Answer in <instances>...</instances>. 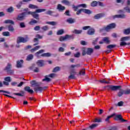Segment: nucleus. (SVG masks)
<instances>
[{
    "mask_svg": "<svg viewBox=\"0 0 130 130\" xmlns=\"http://www.w3.org/2000/svg\"><path fill=\"white\" fill-rule=\"evenodd\" d=\"M35 38L34 39V42H36L37 41H39V39H42L43 38V37L39 34H37L36 35Z\"/></svg>",
    "mask_w": 130,
    "mask_h": 130,
    "instance_id": "4468645a",
    "label": "nucleus"
},
{
    "mask_svg": "<svg viewBox=\"0 0 130 130\" xmlns=\"http://www.w3.org/2000/svg\"><path fill=\"white\" fill-rule=\"evenodd\" d=\"M41 56L43 57H49V56H51V54L50 53H44L42 54Z\"/></svg>",
    "mask_w": 130,
    "mask_h": 130,
    "instance_id": "cd10ccee",
    "label": "nucleus"
},
{
    "mask_svg": "<svg viewBox=\"0 0 130 130\" xmlns=\"http://www.w3.org/2000/svg\"><path fill=\"white\" fill-rule=\"evenodd\" d=\"M114 119L115 120H120L121 121V122H124V121H127V120H125L122 118V116L120 114H115Z\"/></svg>",
    "mask_w": 130,
    "mask_h": 130,
    "instance_id": "39448f33",
    "label": "nucleus"
},
{
    "mask_svg": "<svg viewBox=\"0 0 130 130\" xmlns=\"http://www.w3.org/2000/svg\"><path fill=\"white\" fill-rule=\"evenodd\" d=\"M83 13H84V14H87L88 15H90V14H91V13L92 12H91V10L89 9H83Z\"/></svg>",
    "mask_w": 130,
    "mask_h": 130,
    "instance_id": "c9c22d12",
    "label": "nucleus"
},
{
    "mask_svg": "<svg viewBox=\"0 0 130 130\" xmlns=\"http://www.w3.org/2000/svg\"><path fill=\"white\" fill-rule=\"evenodd\" d=\"M91 28V26H83L82 29L83 30H87V29H90Z\"/></svg>",
    "mask_w": 130,
    "mask_h": 130,
    "instance_id": "338daca9",
    "label": "nucleus"
},
{
    "mask_svg": "<svg viewBox=\"0 0 130 130\" xmlns=\"http://www.w3.org/2000/svg\"><path fill=\"white\" fill-rule=\"evenodd\" d=\"M115 116V113H113L110 116H108L107 118L105 119V121L106 122H108V123H109L110 122V121L109 120L110 118H112V117H113V116Z\"/></svg>",
    "mask_w": 130,
    "mask_h": 130,
    "instance_id": "412c9836",
    "label": "nucleus"
},
{
    "mask_svg": "<svg viewBox=\"0 0 130 130\" xmlns=\"http://www.w3.org/2000/svg\"><path fill=\"white\" fill-rule=\"evenodd\" d=\"M123 94H124V90H120V91L118 93V96L119 97H121V96H122Z\"/></svg>",
    "mask_w": 130,
    "mask_h": 130,
    "instance_id": "58836bf2",
    "label": "nucleus"
},
{
    "mask_svg": "<svg viewBox=\"0 0 130 130\" xmlns=\"http://www.w3.org/2000/svg\"><path fill=\"white\" fill-rule=\"evenodd\" d=\"M4 80L6 82H8V83H10L12 81V79H11V77L8 76L4 78Z\"/></svg>",
    "mask_w": 130,
    "mask_h": 130,
    "instance_id": "72a5a7b5",
    "label": "nucleus"
},
{
    "mask_svg": "<svg viewBox=\"0 0 130 130\" xmlns=\"http://www.w3.org/2000/svg\"><path fill=\"white\" fill-rule=\"evenodd\" d=\"M43 52H44V50H40L39 51L36 53V55L37 56H39V54H40V53H43Z\"/></svg>",
    "mask_w": 130,
    "mask_h": 130,
    "instance_id": "37998d69",
    "label": "nucleus"
},
{
    "mask_svg": "<svg viewBox=\"0 0 130 130\" xmlns=\"http://www.w3.org/2000/svg\"><path fill=\"white\" fill-rule=\"evenodd\" d=\"M46 9H38L36 10L35 12L28 11L27 14V15H31L34 19H36L38 21L40 20V18L39 17V14L37 13H42V12H45Z\"/></svg>",
    "mask_w": 130,
    "mask_h": 130,
    "instance_id": "f257e3e1",
    "label": "nucleus"
},
{
    "mask_svg": "<svg viewBox=\"0 0 130 130\" xmlns=\"http://www.w3.org/2000/svg\"><path fill=\"white\" fill-rule=\"evenodd\" d=\"M29 70L32 71L34 73H39V68L37 67H34V66L30 67Z\"/></svg>",
    "mask_w": 130,
    "mask_h": 130,
    "instance_id": "f3484780",
    "label": "nucleus"
},
{
    "mask_svg": "<svg viewBox=\"0 0 130 130\" xmlns=\"http://www.w3.org/2000/svg\"><path fill=\"white\" fill-rule=\"evenodd\" d=\"M46 14H47V15H49L50 16H51L52 14H53V12L51 11V10H48L46 12Z\"/></svg>",
    "mask_w": 130,
    "mask_h": 130,
    "instance_id": "4d7b16f0",
    "label": "nucleus"
},
{
    "mask_svg": "<svg viewBox=\"0 0 130 130\" xmlns=\"http://www.w3.org/2000/svg\"><path fill=\"white\" fill-rule=\"evenodd\" d=\"M120 46H124L125 45H130V43H125V42H121L120 43Z\"/></svg>",
    "mask_w": 130,
    "mask_h": 130,
    "instance_id": "a19ab883",
    "label": "nucleus"
},
{
    "mask_svg": "<svg viewBox=\"0 0 130 130\" xmlns=\"http://www.w3.org/2000/svg\"><path fill=\"white\" fill-rule=\"evenodd\" d=\"M80 52H78L76 54H74V57H80Z\"/></svg>",
    "mask_w": 130,
    "mask_h": 130,
    "instance_id": "774afa93",
    "label": "nucleus"
},
{
    "mask_svg": "<svg viewBox=\"0 0 130 130\" xmlns=\"http://www.w3.org/2000/svg\"><path fill=\"white\" fill-rule=\"evenodd\" d=\"M28 8L32 10H38V6L33 4H29L28 6Z\"/></svg>",
    "mask_w": 130,
    "mask_h": 130,
    "instance_id": "5701e85b",
    "label": "nucleus"
},
{
    "mask_svg": "<svg viewBox=\"0 0 130 130\" xmlns=\"http://www.w3.org/2000/svg\"><path fill=\"white\" fill-rule=\"evenodd\" d=\"M4 23H5V24H11V25H14L15 24L14 21L12 20H6L4 21Z\"/></svg>",
    "mask_w": 130,
    "mask_h": 130,
    "instance_id": "bb28decb",
    "label": "nucleus"
},
{
    "mask_svg": "<svg viewBox=\"0 0 130 130\" xmlns=\"http://www.w3.org/2000/svg\"><path fill=\"white\" fill-rule=\"evenodd\" d=\"M72 38V36H70L69 35H66L64 36H60L59 38V41H66V40H68V39H71Z\"/></svg>",
    "mask_w": 130,
    "mask_h": 130,
    "instance_id": "0eeeda50",
    "label": "nucleus"
},
{
    "mask_svg": "<svg viewBox=\"0 0 130 130\" xmlns=\"http://www.w3.org/2000/svg\"><path fill=\"white\" fill-rule=\"evenodd\" d=\"M37 23H38V21L34 19H31V20L28 22V24L29 25L33 26V25H35V24H37Z\"/></svg>",
    "mask_w": 130,
    "mask_h": 130,
    "instance_id": "aec40b11",
    "label": "nucleus"
},
{
    "mask_svg": "<svg viewBox=\"0 0 130 130\" xmlns=\"http://www.w3.org/2000/svg\"><path fill=\"white\" fill-rule=\"evenodd\" d=\"M46 82H50L51 81V79H50V78L47 77L46 76H45V79H43V81Z\"/></svg>",
    "mask_w": 130,
    "mask_h": 130,
    "instance_id": "5fc2aeb1",
    "label": "nucleus"
},
{
    "mask_svg": "<svg viewBox=\"0 0 130 130\" xmlns=\"http://www.w3.org/2000/svg\"><path fill=\"white\" fill-rule=\"evenodd\" d=\"M28 40L27 39L23 37H18L17 39V43L19 44V43H25V42H27Z\"/></svg>",
    "mask_w": 130,
    "mask_h": 130,
    "instance_id": "423d86ee",
    "label": "nucleus"
},
{
    "mask_svg": "<svg viewBox=\"0 0 130 130\" xmlns=\"http://www.w3.org/2000/svg\"><path fill=\"white\" fill-rule=\"evenodd\" d=\"M115 47H116V45H109L107 46V48L108 49H112L115 48Z\"/></svg>",
    "mask_w": 130,
    "mask_h": 130,
    "instance_id": "e433bc0d",
    "label": "nucleus"
},
{
    "mask_svg": "<svg viewBox=\"0 0 130 130\" xmlns=\"http://www.w3.org/2000/svg\"><path fill=\"white\" fill-rule=\"evenodd\" d=\"M30 84L32 86H34V85H37V83L36 82V81H35V80H32V81H30Z\"/></svg>",
    "mask_w": 130,
    "mask_h": 130,
    "instance_id": "0e129e2a",
    "label": "nucleus"
},
{
    "mask_svg": "<svg viewBox=\"0 0 130 130\" xmlns=\"http://www.w3.org/2000/svg\"><path fill=\"white\" fill-rule=\"evenodd\" d=\"M60 70V68L59 67H56L54 68L52 71L53 73H56V72H58V71Z\"/></svg>",
    "mask_w": 130,
    "mask_h": 130,
    "instance_id": "79ce46f5",
    "label": "nucleus"
},
{
    "mask_svg": "<svg viewBox=\"0 0 130 130\" xmlns=\"http://www.w3.org/2000/svg\"><path fill=\"white\" fill-rule=\"evenodd\" d=\"M88 35H94L95 33V29L93 27H90L87 32Z\"/></svg>",
    "mask_w": 130,
    "mask_h": 130,
    "instance_id": "ddd939ff",
    "label": "nucleus"
},
{
    "mask_svg": "<svg viewBox=\"0 0 130 130\" xmlns=\"http://www.w3.org/2000/svg\"><path fill=\"white\" fill-rule=\"evenodd\" d=\"M113 19H124L125 18V15L122 14H117L113 16Z\"/></svg>",
    "mask_w": 130,
    "mask_h": 130,
    "instance_id": "6e6552de",
    "label": "nucleus"
},
{
    "mask_svg": "<svg viewBox=\"0 0 130 130\" xmlns=\"http://www.w3.org/2000/svg\"><path fill=\"white\" fill-rule=\"evenodd\" d=\"M86 74V69L85 68H83L79 71V75L80 76H85Z\"/></svg>",
    "mask_w": 130,
    "mask_h": 130,
    "instance_id": "4be33fe9",
    "label": "nucleus"
},
{
    "mask_svg": "<svg viewBox=\"0 0 130 130\" xmlns=\"http://www.w3.org/2000/svg\"><path fill=\"white\" fill-rule=\"evenodd\" d=\"M129 39V37H124L121 39V41H126V40H128Z\"/></svg>",
    "mask_w": 130,
    "mask_h": 130,
    "instance_id": "3c124183",
    "label": "nucleus"
},
{
    "mask_svg": "<svg viewBox=\"0 0 130 130\" xmlns=\"http://www.w3.org/2000/svg\"><path fill=\"white\" fill-rule=\"evenodd\" d=\"M82 32H83V30L80 29H75L73 31V32L75 34H81V33H82Z\"/></svg>",
    "mask_w": 130,
    "mask_h": 130,
    "instance_id": "f704fd0d",
    "label": "nucleus"
},
{
    "mask_svg": "<svg viewBox=\"0 0 130 130\" xmlns=\"http://www.w3.org/2000/svg\"><path fill=\"white\" fill-rule=\"evenodd\" d=\"M97 5H98V2H97V1H93L91 3V7H96Z\"/></svg>",
    "mask_w": 130,
    "mask_h": 130,
    "instance_id": "a18cd8bd",
    "label": "nucleus"
},
{
    "mask_svg": "<svg viewBox=\"0 0 130 130\" xmlns=\"http://www.w3.org/2000/svg\"><path fill=\"white\" fill-rule=\"evenodd\" d=\"M69 80L76 79V77H75V75L71 74L68 77Z\"/></svg>",
    "mask_w": 130,
    "mask_h": 130,
    "instance_id": "6e6d98bb",
    "label": "nucleus"
},
{
    "mask_svg": "<svg viewBox=\"0 0 130 130\" xmlns=\"http://www.w3.org/2000/svg\"><path fill=\"white\" fill-rule=\"evenodd\" d=\"M20 28H25V27H26V25H25V23L21 22L20 23Z\"/></svg>",
    "mask_w": 130,
    "mask_h": 130,
    "instance_id": "13d9d810",
    "label": "nucleus"
},
{
    "mask_svg": "<svg viewBox=\"0 0 130 130\" xmlns=\"http://www.w3.org/2000/svg\"><path fill=\"white\" fill-rule=\"evenodd\" d=\"M100 83H101L102 84H109V81H106V79H103L99 80Z\"/></svg>",
    "mask_w": 130,
    "mask_h": 130,
    "instance_id": "4c0bfd02",
    "label": "nucleus"
},
{
    "mask_svg": "<svg viewBox=\"0 0 130 130\" xmlns=\"http://www.w3.org/2000/svg\"><path fill=\"white\" fill-rule=\"evenodd\" d=\"M106 89L108 91H117V90H120L121 89V86L108 85L106 86Z\"/></svg>",
    "mask_w": 130,
    "mask_h": 130,
    "instance_id": "7ed1b4c3",
    "label": "nucleus"
},
{
    "mask_svg": "<svg viewBox=\"0 0 130 130\" xmlns=\"http://www.w3.org/2000/svg\"><path fill=\"white\" fill-rule=\"evenodd\" d=\"M46 24H48V25H51L52 26H55L57 24V23L55 21H47Z\"/></svg>",
    "mask_w": 130,
    "mask_h": 130,
    "instance_id": "a878e982",
    "label": "nucleus"
},
{
    "mask_svg": "<svg viewBox=\"0 0 130 130\" xmlns=\"http://www.w3.org/2000/svg\"><path fill=\"white\" fill-rule=\"evenodd\" d=\"M24 90L29 93V94H33V93H34L33 90L31 89V88L29 86H25L24 87Z\"/></svg>",
    "mask_w": 130,
    "mask_h": 130,
    "instance_id": "2eb2a0df",
    "label": "nucleus"
},
{
    "mask_svg": "<svg viewBox=\"0 0 130 130\" xmlns=\"http://www.w3.org/2000/svg\"><path fill=\"white\" fill-rule=\"evenodd\" d=\"M93 122H101V118H95Z\"/></svg>",
    "mask_w": 130,
    "mask_h": 130,
    "instance_id": "e2e57ef3",
    "label": "nucleus"
},
{
    "mask_svg": "<svg viewBox=\"0 0 130 130\" xmlns=\"http://www.w3.org/2000/svg\"><path fill=\"white\" fill-rule=\"evenodd\" d=\"M14 95H16V96H20V97H23L24 96V92H22L21 93H14Z\"/></svg>",
    "mask_w": 130,
    "mask_h": 130,
    "instance_id": "c03bdc74",
    "label": "nucleus"
},
{
    "mask_svg": "<svg viewBox=\"0 0 130 130\" xmlns=\"http://www.w3.org/2000/svg\"><path fill=\"white\" fill-rule=\"evenodd\" d=\"M57 10H58L59 12H63V11L66 10V7L63 6L61 4H58L57 6Z\"/></svg>",
    "mask_w": 130,
    "mask_h": 130,
    "instance_id": "1a4fd4ad",
    "label": "nucleus"
},
{
    "mask_svg": "<svg viewBox=\"0 0 130 130\" xmlns=\"http://www.w3.org/2000/svg\"><path fill=\"white\" fill-rule=\"evenodd\" d=\"M37 64L38 67H43L44 66V61L43 60H39L37 62Z\"/></svg>",
    "mask_w": 130,
    "mask_h": 130,
    "instance_id": "a211bd4d",
    "label": "nucleus"
},
{
    "mask_svg": "<svg viewBox=\"0 0 130 130\" xmlns=\"http://www.w3.org/2000/svg\"><path fill=\"white\" fill-rule=\"evenodd\" d=\"M123 33L125 35H128L129 34H130V28L124 29Z\"/></svg>",
    "mask_w": 130,
    "mask_h": 130,
    "instance_id": "c85d7f7f",
    "label": "nucleus"
},
{
    "mask_svg": "<svg viewBox=\"0 0 130 130\" xmlns=\"http://www.w3.org/2000/svg\"><path fill=\"white\" fill-rule=\"evenodd\" d=\"M66 22L69 24H73V23H75V19L72 18H69L66 20Z\"/></svg>",
    "mask_w": 130,
    "mask_h": 130,
    "instance_id": "393cba45",
    "label": "nucleus"
},
{
    "mask_svg": "<svg viewBox=\"0 0 130 130\" xmlns=\"http://www.w3.org/2000/svg\"><path fill=\"white\" fill-rule=\"evenodd\" d=\"M103 41L104 42V43H106V44H109V43H110V39L108 37L103 38Z\"/></svg>",
    "mask_w": 130,
    "mask_h": 130,
    "instance_id": "dca6fc26",
    "label": "nucleus"
},
{
    "mask_svg": "<svg viewBox=\"0 0 130 130\" xmlns=\"http://www.w3.org/2000/svg\"><path fill=\"white\" fill-rule=\"evenodd\" d=\"M24 19H25L24 13H21L19 14L16 17V20H17V21H23Z\"/></svg>",
    "mask_w": 130,
    "mask_h": 130,
    "instance_id": "9d476101",
    "label": "nucleus"
},
{
    "mask_svg": "<svg viewBox=\"0 0 130 130\" xmlns=\"http://www.w3.org/2000/svg\"><path fill=\"white\" fill-rule=\"evenodd\" d=\"M7 12H8V13H12V12H14V8H13V7H10L7 10Z\"/></svg>",
    "mask_w": 130,
    "mask_h": 130,
    "instance_id": "ea45409f",
    "label": "nucleus"
},
{
    "mask_svg": "<svg viewBox=\"0 0 130 130\" xmlns=\"http://www.w3.org/2000/svg\"><path fill=\"white\" fill-rule=\"evenodd\" d=\"M4 71L7 73L9 76L14 75V70L12 69V64L8 63L7 66L5 68Z\"/></svg>",
    "mask_w": 130,
    "mask_h": 130,
    "instance_id": "f03ea898",
    "label": "nucleus"
},
{
    "mask_svg": "<svg viewBox=\"0 0 130 130\" xmlns=\"http://www.w3.org/2000/svg\"><path fill=\"white\" fill-rule=\"evenodd\" d=\"M22 5H23V2H20L17 5L16 7L17 9H20L21 7H22Z\"/></svg>",
    "mask_w": 130,
    "mask_h": 130,
    "instance_id": "603ef678",
    "label": "nucleus"
},
{
    "mask_svg": "<svg viewBox=\"0 0 130 130\" xmlns=\"http://www.w3.org/2000/svg\"><path fill=\"white\" fill-rule=\"evenodd\" d=\"M63 33H64L63 29H59L57 31L56 34L57 35H62Z\"/></svg>",
    "mask_w": 130,
    "mask_h": 130,
    "instance_id": "2f4dec72",
    "label": "nucleus"
},
{
    "mask_svg": "<svg viewBox=\"0 0 130 130\" xmlns=\"http://www.w3.org/2000/svg\"><path fill=\"white\" fill-rule=\"evenodd\" d=\"M41 29L44 32H45V31L48 30V29H49V27H48V26L47 25H46L42 26Z\"/></svg>",
    "mask_w": 130,
    "mask_h": 130,
    "instance_id": "473e14b6",
    "label": "nucleus"
},
{
    "mask_svg": "<svg viewBox=\"0 0 130 130\" xmlns=\"http://www.w3.org/2000/svg\"><path fill=\"white\" fill-rule=\"evenodd\" d=\"M79 8H80L79 5H78L77 6H76L75 5L72 6V8L73 9L75 12H76V11H78V9H79Z\"/></svg>",
    "mask_w": 130,
    "mask_h": 130,
    "instance_id": "de8ad7c7",
    "label": "nucleus"
},
{
    "mask_svg": "<svg viewBox=\"0 0 130 130\" xmlns=\"http://www.w3.org/2000/svg\"><path fill=\"white\" fill-rule=\"evenodd\" d=\"M3 36H10V32L9 31H4L2 33Z\"/></svg>",
    "mask_w": 130,
    "mask_h": 130,
    "instance_id": "49530a36",
    "label": "nucleus"
},
{
    "mask_svg": "<svg viewBox=\"0 0 130 130\" xmlns=\"http://www.w3.org/2000/svg\"><path fill=\"white\" fill-rule=\"evenodd\" d=\"M105 16V14L104 13H99L96 15H95L94 16V18L96 20H98L99 19H101V18H103Z\"/></svg>",
    "mask_w": 130,
    "mask_h": 130,
    "instance_id": "9b49d317",
    "label": "nucleus"
},
{
    "mask_svg": "<svg viewBox=\"0 0 130 130\" xmlns=\"http://www.w3.org/2000/svg\"><path fill=\"white\" fill-rule=\"evenodd\" d=\"M123 10H125L127 13H130V8L129 7H125L123 8Z\"/></svg>",
    "mask_w": 130,
    "mask_h": 130,
    "instance_id": "680f3d73",
    "label": "nucleus"
},
{
    "mask_svg": "<svg viewBox=\"0 0 130 130\" xmlns=\"http://www.w3.org/2000/svg\"><path fill=\"white\" fill-rule=\"evenodd\" d=\"M33 58V55L32 54H29L27 56L26 58L27 60H31V59H32Z\"/></svg>",
    "mask_w": 130,
    "mask_h": 130,
    "instance_id": "09e8293b",
    "label": "nucleus"
},
{
    "mask_svg": "<svg viewBox=\"0 0 130 130\" xmlns=\"http://www.w3.org/2000/svg\"><path fill=\"white\" fill-rule=\"evenodd\" d=\"M116 27V24L115 23H111L106 26H104L103 30L106 31L107 32H109L111 29H114Z\"/></svg>",
    "mask_w": 130,
    "mask_h": 130,
    "instance_id": "20e7f679",
    "label": "nucleus"
},
{
    "mask_svg": "<svg viewBox=\"0 0 130 130\" xmlns=\"http://www.w3.org/2000/svg\"><path fill=\"white\" fill-rule=\"evenodd\" d=\"M34 30H35V31H39V30H40V26H39V25L36 26L34 27Z\"/></svg>",
    "mask_w": 130,
    "mask_h": 130,
    "instance_id": "bf43d9fd",
    "label": "nucleus"
},
{
    "mask_svg": "<svg viewBox=\"0 0 130 130\" xmlns=\"http://www.w3.org/2000/svg\"><path fill=\"white\" fill-rule=\"evenodd\" d=\"M97 125H98V124L93 123L91 125L89 126V127H90V128L93 129L94 127H96V126H97Z\"/></svg>",
    "mask_w": 130,
    "mask_h": 130,
    "instance_id": "052dcab7",
    "label": "nucleus"
},
{
    "mask_svg": "<svg viewBox=\"0 0 130 130\" xmlns=\"http://www.w3.org/2000/svg\"><path fill=\"white\" fill-rule=\"evenodd\" d=\"M34 90L35 92H41L43 90V87L37 85V87H35Z\"/></svg>",
    "mask_w": 130,
    "mask_h": 130,
    "instance_id": "6ab92c4d",
    "label": "nucleus"
},
{
    "mask_svg": "<svg viewBox=\"0 0 130 130\" xmlns=\"http://www.w3.org/2000/svg\"><path fill=\"white\" fill-rule=\"evenodd\" d=\"M8 29L10 32H13L14 30H15L13 25H9L8 26Z\"/></svg>",
    "mask_w": 130,
    "mask_h": 130,
    "instance_id": "7c9ffc66",
    "label": "nucleus"
},
{
    "mask_svg": "<svg viewBox=\"0 0 130 130\" xmlns=\"http://www.w3.org/2000/svg\"><path fill=\"white\" fill-rule=\"evenodd\" d=\"M62 4H63L64 5H66V6H70V4L71 3L69 2L68 0H62L61 1Z\"/></svg>",
    "mask_w": 130,
    "mask_h": 130,
    "instance_id": "c756f323",
    "label": "nucleus"
},
{
    "mask_svg": "<svg viewBox=\"0 0 130 130\" xmlns=\"http://www.w3.org/2000/svg\"><path fill=\"white\" fill-rule=\"evenodd\" d=\"M87 54V51H86V49L83 48L82 50V55H86Z\"/></svg>",
    "mask_w": 130,
    "mask_h": 130,
    "instance_id": "69168bd1",
    "label": "nucleus"
},
{
    "mask_svg": "<svg viewBox=\"0 0 130 130\" xmlns=\"http://www.w3.org/2000/svg\"><path fill=\"white\" fill-rule=\"evenodd\" d=\"M83 12L84 13V9H81L78 10L76 12V15H80V14Z\"/></svg>",
    "mask_w": 130,
    "mask_h": 130,
    "instance_id": "8fccbe9b",
    "label": "nucleus"
},
{
    "mask_svg": "<svg viewBox=\"0 0 130 130\" xmlns=\"http://www.w3.org/2000/svg\"><path fill=\"white\" fill-rule=\"evenodd\" d=\"M23 62H24V61L23 60V59H21L17 61L16 67L18 68H22Z\"/></svg>",
    "mask_w": 130,
    "mask_h": 130,
    "instance_id": "f8f14e48",
    "label": "nucleus"
},
{
    "mask_svg": "<svg viewBox=\"0 0 130 130\" xmlns=\"http://www.w3.org/2000/svg\"><path fill=\"white\" fill-rule=\"evenodd\" d=\"M86 51H87V54H88V55H91L92 53H93L94 50H93V49L91 48H88L87 49Z\"/></svg>",
    "mask_w": 130,
    "mask_h": 130,
    "instance_id": "b1692460",
    "label": "nucleus"
},
{
    "mask_svg": "<svg viewBox=\"0 0 130 130\" xmlns=\"http://www.w3.org/2000/svg\"><path fill=\"white\" fill-rule=\"evenodd\" d=\"M124 94L125 95H128L130 94V89H126L125 90H124Z\"/></svg>",
    "mask_w": 130,
    "mask_h": 130,
    "instance_id": "864d4df0",
    "label": "nucleus"
}]
</instances>
